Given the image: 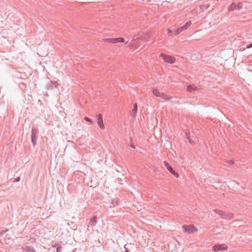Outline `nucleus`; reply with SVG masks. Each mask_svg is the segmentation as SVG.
I'll use <instances>...</instances> for the list:
<instances>
[{
  "label": "nucleus",
  "instance_id": "nucleus-1",
  "mask_svg": "<svg viewBox=\"0 0 252 252\" xmlns=\"http://www.w3.org/2000/svg\"><path fill=\"white\" fill-rule=\"evenodd\" d=\"M213 212L218 214L221 219L225 220H230L232 219L234 216L233 214L231 213L226 212L217 209L213 210Z\"/></svg>",
  "mask_w": 252,
  "mask_h": 252
},
{
  "label": "nucleus",
  "instance_id": "nucleus-2",
  "mask_svg": "<svg viewBox=\"0 0 252 252\" xmlns=\"http://www.w3.org/2000/svg\"><path fill=\"white\" fill-rule=\"evenodd\" d=\"M153 94H154L156 96L161 97L165 100H170L172 97L166 95L165 94L163 93H160L158 89H154L152 91Z\"/></svg>",
  "mask_w": 252,
  "mask_h": 252
},
{
  "label": "nucleus",
  "instance_id": "nucleus-3",
  "mask_svg": "<svg viewBox=\"0 0 252 252\" xmlns=\"http://www.w3.org/2000/svg\"><path fill=\"white\" fill-rule=\"evenodd\" d=\"M160 57H162L164 62L166 63L172 64L175 62V58L173 56L165 55L163 53H161Z\"/></svg>",
  "mask_w": 252,
  "mask_h": 252
},
{
  "label": "nucleus",
  "instance_id": "nucleus-4",
  "mask_svg": "<svg viewBox=\"0 0 252 252\" xmlns=\"http://www.w3.org/2000/svg\"><path fill=\"white\" fill-rule=\"evenodd\" d=\"M38 132V131L37 129L32 128L31 132V140L33 147H34L36 143Z\"/></svg>",
  "mask_w": 252,
  "mask_h": 252
},
{
  "label": "nucleus",
  "instance_id": "nucleus-5",
  "mask_svg": "<svg viewBox=\"0 0 252 252\" xmlns=\"http://www.w3.org/2000/svg\"><path fill=\"white\" fill-rule=\"evenodd\" d=\"M164 164L168 170L174 176H175L176 178L179 177V174L175 172V170H173L171 166L169 164L168 162L166 161H164Z\"/></svg>",
  "mask_w": 252,
  "mask_h": 252
},
{
  "label": "nucleus",
  "instance_id": "nucleus-6",
  "mask_svg": "<svg viewBox=\"0 0 252 252\" xmlns=\"http://www.w3.org/2000/svg\"><path fill=\"white\" fill-rule=\"evenodd\" d=\"M243 4L241 2H239L237 4L232 3L228 8L229 11H233L235 10H240L242 7Z\"/></svg>",
  "mask_w": 252,
  "mask_h": 252
},
{
  "label": "nucleus",
  "instance_id": "nucleus-7",
  "mask_svg": "<svg viewBox=\"0 0 252 252\" xmlns=\"http://www.w3.org/2000/svg\"><path fill=\"white\" fill-rule=\"evenodd\" d=\"M96 118L97 124L99 128L101 129H104V126L103 122L102 115L101 114H99L96 116Z\"/></svg>",
  "mask_w": 252,
  "mask_h": 252
},
{
  "label": "nucleus",
  "instance_id": "nucleus-8",
  "mask_svg": "<svg viewBox=\"0 0 252 252\" xmlns=\"http://www.w3.org/2000/svg\"><path fill=\"white\" fill-rule=\"evenodd\" d=\"M59 86V84L56 81H51L47 86V89L48 90H53Z\"/></svg>",
  "mask_w": 252,
  "mask_h": 252
},
{
  "label": "nucleus",
  "instance_id": "nucleus-9",
  "mask_svg": "<svg viewBox=\"0 0 252 252\" xmlns=\"http://www.w3.org/2000/svg\"><path fill=\"white\" fill-rule=\"evenodd\" d=\"M213 249L214 251L216 252L226 250L227 249V247L225 245L223 244L216 245L213 247Z\"/></svg>",
  "mask_w": 252,
  "mask_h": 252
},
{
  "label": "nucleus",
  "instance_id": "nucleus-10",
  "mask_svg": "<svg viewBox=\"0 0 252 252\" xmlns=\"http://www.w3.org/2000/svg\"><path fill=\"white\" fill-rule=\"evenodd\" d=\"M22 249L23 252H36L33 248L28 246L23 247Z\"/></svg>",
  "mask_w": 252,
  "mask_h": 252
},
{
  "label": "nucleus",
  "instance_id": "nucleus-11",
  "mask_svg": "<svg viewBox=\"0 0 252 252\" xmlns=\"http://www.w3.org/2000/svg\"><path fill=\"white\" fill-rule=\"evenodd\" d=\"M182 227L185 232H188L189 233H190L191 232H193V231L194 227L190 225L187 226L186 225H184L182 226Z\"/></svg>",
  "mask_w": 252,
  "mask_h": 252
},
{
  "label": "nucleus",
  "instance_id": "nucleus-12",
  "mask_svg": "<svg viewBox=\"0 0 252 252\" xmlns=\"http://www.w3.org/2000/svg\"><path fill=\"white\" fill-rule=\"evenodd\" d=\"M97 222V216H94L90 220L89 224L90 225L94 227L95 226Z\"/></svg>",
  "mask_w": 252,
  "mask_h": 252
},
{
  "label": "nucleus",
  "instance_id": "nucleus-13",
  "mask_svg": "<svg viewBox=\"0 0 252 252\" xmlns=\"http://www.w3.org/2000/svg\"><path fill=\"white\" fill-rule=\"evenodd\" d=\"M105 41L111 43H116L120 42L119 38H107L105 39Z\"/></svg>",
  "mask_w": 252,
  "mask_h": 252
},
{
  "label": "nucleus",
  "instance_id": "nucleus-14",
  "mask_svg": "<svg viewBox=\"0 0 252 252\" xmlns=\"http://www.w3.org/2000/svg\"><path fill=\"white\" fill-rule=\"evenodd\" d=\"M191 25V22L190 21H189L187 22L185 25L182 26L180 28L181 31L182 32L183 31L187 30L189 27Z\"/></svg>",
  "mask_w": 252,
  "mask_h": 252
},
{
  "label": "nucleus",
  "instance_id": "nucleus-15",
  "mask_svg": "<svg viewBox=\"0 0 252 252\" xmlns=\"http://www.w3.org/2000/svg\"><path fill=\"white\" fill-rule=\"evenodd\" d=\"M137 112V104L136 103H135L133 105V108L132 110V114H131V116L134 117H135Z\"/></svg>",
  "mask_w": 252,
  "mask_h": 252
},
{
  "label": "nucleus",
  "instance_id": "nucleus-16",
  "mask_svg": "<svg viewBox=\"0 0 252 252\" xmlns=\"http://www.w3.org/2000/svg\"><path fill=\"white\" fill-rule=\"evenodd\" d=\"M196 87L194 85H189L187 87V91L189 92H192L196 90Z\"/></svg>",
  "mask_w": 252,
  "mask_h": 252
},
{
  "label": "nucleus",
  "instance_id": "nucleus-17",
  "mask_svg": "<svg viewBox=\"0 0 252 252\" xmlns=\"http://www.w3.org/2000/svg\"><path fill=\"white\" fill-rule=\"evenodd\" d=\"M111 203L113 206L117 205L118 204V200L117 198H114L112 200Z\"/></svg>",
  "mask_w": 252,
  "mask_h": 252
},
{
  "label": "nucleus",
  "instance_id": "nucleus-18",
  "mask_svg": "<svg viewBox=\"0 0 252 252\" xmlns=\"http://www.w3.org/2000/svg\"><path fill=\"white\" fill-rule=\"evenodd\" d=\"M138 39L137 38H135V36L133 37V38L131 40V42L130 43V45L131 46H135L136 45V42L137 40Z\"/></svg>",
  "mask_w": 252,
  "mask_h": 252
},
{
  "label": "nucleus",
  "instance_id": "nucleus-19",
  "mask_svg": "<svg viewBox=\"0 0 252 252\" xmlns=\"http://www.w3.org/2000/svg\"><path fill=\"white\" fill-rule=\"evenodd\" d=\"M181 32H182V31H181L180 28H179L176 30H175L174 34H176V35L180 33H181Z\"/></svg>",
  "mask_w": 252,
  "mask_h": 252
},
{
  "label": "nucleus",
  "instance_id": "nucleus-20",
  "mask_svg": "<svg viewBox=\"0 0 252 252\" xmlns=\"http://www.w3.org/2000/svg\"><path fill=\"white\" fill-rule=\"evenodd\" d=\"M84 119H85V120L86 121H87L88 122H89L91 124H93V122L92 121V120L91 119H90L89 118H88V117H86L84 118Z\"/></svg>",
  "mask_w": 252,
  "mask_h": 252
},
{
  "label": "nucleus",
  "instance_id": "nucleus-21",
  "mask_svg": "<svg viewBox=\"0 0 252 252\" xmlns=\"http://www.w3.org/2000/svg\"><path fill=\"white\" fill-rule=\"evenodd\" d=\"M53 248H56V252H60L59 249H62V247L61 246L57 247L56 245L53 246Z\"/></svg>",
  "mask_w": 252,
  "mask_h": 252
},
{
  "label": "nucleus",
  "instance_id": "nucleus-22",
  "mask_svg": "<svg viewBox=\"0 0 252 252\" xmlns=\"http://www.w3.org/2000/svg\"><path fill=\"white\" fill-rule=\"evenodd\" d=\"M8 231V229H6L4 230H2V231H0V236L1 235H3L5 232H7Z\"/></svg>",
  "mask_w": 252,
  "mask_h": 252
},
{
  "label": "nucleus",
  "instance_id": "nucleus-23",
  "mask_svg": "<svg viewBox=\"0 0 252 252\" xmlns=\"http://www.w3.org/2000/svg\"><path fill=\"white\" fill-rule=\"evenodd\" d=\"M117 181L118 183L119 184H122V185L123 184V182H122L123 180H122V179H121L120 178H118L117 179Z\"/></svg>",
  "mask_w": 252,
  "mask_h": 252
},
{
  "label": "nucleus",
  "instance_id": "nucleus-24",
  "mask_svg": "<svg viewBox=\"0 0 252 252\" xmlns=\"http://www.w3.org/2000/svg\"><path fill=\"white\" fill-rule=\"evenodd\" d=\"M251 47H252V43L248 44L246 46L247 49H249Z\"/></svg>",
  "mask_w": 252,
  "mask_h": 252
},
{
  "label": "nucleus",
  "instance_id": "nucleus-25",
  "mask_svg": "<svg viewBox=\"0 0 252 252\" xmlns=\"http://www.w3.org/2000/svg\"><path fill=\"white\" fill-rule=\"evenodd\" d=\"M120 42H124L125 39L123 38L119 37Z\"/></svg>",
  "mask_w": 252,
  "mask_h": 252
},
{
  "label": "nucleus",
  "instance_id": "nucleus-26",
  "mask_svg": "<svg viewBox=\"0 0 252 252\" xmlns=\"http://www.w3.org/2000/svg\"><path fill=\"white\" fill-rule=\"evenodd\" d=\"M124 249H125V252H129V251L128 250V249L126 247V245L125 246Z\"/></svg>",
  "mask_w": 252,
  "mask_h": 252
},
{
  "label": "nucleus",
  "instance_id": "nucleus-27",
  "mask_svg": "<svg viewBox=\"0 0 252 252\" xmlns=\"http://www.w3.org/2000/svg\"><path fill=\"white\" fill-rule=\"evenodd\" d=\"M131 148H133V149H135V146H134V145L133 144H132L131 145Z\"/></svg>",
  "mask_w": 252,
  "mask_h": 252
},
{
  "label": "nucleus",
  "instance_id": "nucleus-28",
  "mask_svg": "<svg viewBox=\"0 0 252 252\" xmlns=\"http://www.w3.org/2000/svg\"><path fill=\"white\" fill-rule=\"evenodd\" d=\"M172 32V31L170 30V29H168V34H169L170 33H171Z\"/></svg>",
  "mask_w": 252,
  "mask_h": 252
},
{
  "label": "nucleus",
  "instance_id": "nucleus-29",
  "mask_svg": "<svg viewBox=\"0 0 252 252\" xmlns=\"http://www.w3.org/2000/svg\"><path fill=\"white\" fill-rule=\"evenodd\" d=\"M229 163H231V164H233L234 163V162H233V161L232 160H229Z\"/></svg>",
  "mask_w": 252,
  "mask_h": 252
}]
</instances>
